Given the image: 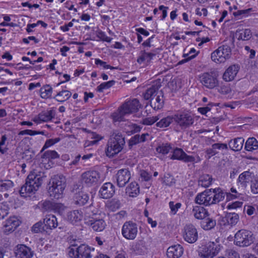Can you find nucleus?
<instances>
[{
  "label": "nucleus",
  "mask_w": 258,
  "mask_h": 258,
  "mask_svg": "<svg viewBox=\"0 0 258 258\" xmlns=\"http://www.w3.org/2000/svg\"><path fill=\"white\" fill-rule=\"evenodd\" d=\"M192 213L196 219H203L206 217L208 212L204 207L196 206L193 207Z\"/></svg>",
  "instance_id": "nucleus-33"
},
{
  "label": "nucleus",
  "mask_w": 258,
  "mask_h": 258,
  "mask_svg": "<svg viewBox=\"0 0 258 258\" xmlns=\"http://www.w3.org/2000/svg\"><path fill=\"white\" fill-rule=\"evenodd\" d=\"M43 159H55L59 158L58 154L54 150H48L45 151L42 156Z\"/></svg>",
  "instance_id": "nucleus-47"
},
{
  "label": "nucleus",
  "mask_w": 258,
  "mask_h": 258,
  "mask_svg": "<svg viewBox=\"0 0 258 258\" xmlns=\"http://www.w3.org/2000/svg\"><path fill=\"white\" fill-rule=\"evenodd\" d=\"M231 89L229 84H221L218 89V92L222 94H228L230 93Z\"/></svg>",
  "instance_id": "nucleus-56"
},
{
  "label": "nucleus",
  "mask_w": 258,
  "mask_h": 258,
  "mask_svg": "<svg viewBox=\"0 0 258 258\" xmlns=\"http://www.w3.org/2000/svg\"><path fill=\"white\" fill-rule=\"evenodd\" d=\"M214 149L217 150H227L228 146L226 144L224 143H215L212 145Z\"/></svg>",
  "instance_id": "nucleus-64"
},
{
  "label": "nucleus",
  "mask_w": 258,
  "mask_h": 258,
  "mask_svg": "<svg viewBox=\"0 0 258 258\" xmlns=\"http://www.w3.org/2000/svg\"><path fill=\"white\" fill-rule=\"evenodd\" d=\"M159 87V85H152L148 88L143 94L144 99L146 100L151 99V100L159 93L158 90Z\"/></svg>",
  "instance_id": "nucleus-31"
},
{
  "label": "nucleus",
  "mask_w": 258,
  "mask_h": 258,
  "mask_svg": "<svg viewBox=\"0 0 258 258\" xmlns=\"http://www.w3.org/2000/svg\"><path fill=\"white\" fill-rule=\"evenodd\" d=\"M126 113H124L121 107L120 106L117 112H114L113 115V119L115 121H121L123 120V116L126 115Z\"/></svg>",
  "instance_id": "nucleus-49"
},
{
  "label": "nucleus",
  "mask_w": 258,
  "mask_h": 258,
  "mask_svg": "<svg viewBox=\"0 0 258 258\" xmlns=\"http://www.w3.org/2000/svg\"><path fill=\"white\" fill-rule=\"evenodd\" d=\"M250 189L253 194H258V176H255L250 182Z\"/></svg>",
  "instance_id": "nucleus-54"
},
{
  "label": "nucleus",
  "mask_w": 258,
  "mask_h": 258,
  "mask_svg": "<svg viewBox=\"0 0 258 258\" xmlns=\"http://www.w3.org/2000/svg\"><path fill=\"white\" fill-rule=\"evenodd\" d=\"M242 205V202L236 201L231 203H229L227 206V208L229 210L235 209L237 208H240Z\"/></svg>",
  "instance_id": "nucleus-63"
},
{
  "label": "nucleus",
  "mask_w": 258,
  "mask_h": 258,
  "mask_svg": "<svg viewBox=\"0 0 258 258\" xmlns=\"http://www.w3.org/2000/svg\"><path fill=\"white\" fill-rule=\"evenodd\" d=\"M115 81L114 80L109 81L107 82L101 83L97 87V90L99 92H102L104 89H107L114 85Z\"/></svg>",
  "instance_id": "nucleus-48"
},
{
  "label": "nucleus",
  "mask_w": 258,
  "mask_h": 258,
  "mask_svg": "<svg viewBox=\"0 0 258 258\" xmlns=\"http://www.w3.org/2000/svg\"><path fill=\"white\" fill-rule=\"evenodd\" d=\"M7 140L6 135H4L2 136L0 140V152L4 154L7 152L8 148L7 147H3V146L5 145L6 142Z\"/></svg>",
  "instance_id": "nucleus-58"
},
{
  "label": "nucleus",
  "mask_w": 258,
  "mask_h": 258,
  "mask_svg": "<svg viewBox=\"0 0 258 258\" xmlns=\"http://www.w3.org/2000/svg\"><path fill=\"white\" fill-rule=\"evenodd\" d=\"M251 37V32L250 29H246L243 30L240 34L238 37V39L242 40H248Z\"/></svg>",
  "instance_id": "nucleus-53"
},
{
  "label": "nucleus",
  "mask_w": 258,
  "mask_h": 258,
  "mask_svg": "<svg viewBox=\"0 0 258 258\" xmlns=\"http://www.w3.org/2000/svg\"><path fill=\"white\" fill-rule=\"evenodd\" d=\"M60 140V139L59 138H56L55 139H48V140H47L42 148V149H41V152H43V151L53 146V145H54L55 144L59 142Z\"/></svg>",
  "instance_id": "nucleus-51"
},
{
  "label": "nucleus",
  "mask_w": 258,
  "mask_h": 258,
  "mask_svg": "<svg viewBox=\"0 0 258 258\" xmlns=\"http://www.w3.org/2000/svg\"><path fill=\"white\" fill-rule=\"evenodd\" d=\"M159 119V118L157 116L147 117L143 120V123L147 125H152L156 122Z\"/></svg>",
  "instance_id": "nucleus-59"
},
{
  "label": "nucleus",
  "mask_w": 258,
  "mask_h": 258,
  "mask_svg": "<svg viewBox=\"0 0 258 258\" xmlns=\"http://www.w3.org/2000/svg\"><path fill=\"white\" fill-rule=\"evenodd\" d=\"M94 248H92L85 244H72L69 248L68 254L71 258H91V252L94 251Z\"/></svg>",
  "instance_id": "nucleus-4"
},
{
  "label": "nucleus",
  "mask_w": 258,
  "mask_h": 258,
  "mask_svg": "<svg viewBox=\"0 0 258 258\" xmlns=\"http://www.w3.org/2000/svg\"><path fill=\"white\" fill-rule=\"evenodd\" d=\"M174 122L180 129L185 130L192 125L194 117L188 112H180L174 114Z\"/></svg>",
  "instance_id": "nucleus-7"
},
{
  "label": "nucleus",
  "mask_w": 258,
  "mask_h": 258,
  "mask_svg": "<svg viewBox=\"0 0 258 258\" xmlns=\"http://www.w3.org/2000/svg\"><path fill=\"white\" fill-rule=\"evenodd\" d=\"M183 236L186 242L189 243H195L198 238L197 229L191 224L186 225L184 227Z\"/></svg>",
  "instance_id": "nucleus-12"
},
{
  "label": "nucleus",
  "mask_w": 258,
  "mask_h": 258,
  "mask_svg": "<svg viewBox=\"0 0 258 258\" xmlns=\"http://www.w3.org/2000/svg\"><path fill=\"white\" fill-rule=\"evenodd\" d=\"M231 54V49L228 45L219 46L211 53L212 60L217 63L224 62L229 59Z\"/></svg>",
  "instance_id": "nucleus-6"
},
{
  "label": "nucleus",
  "mask_w": 258,
  "mask_h": 258,
  "mask_svg": "<svg viewBox=\"0 0 258 258\" xmlns=\"http://www.w3.org/2000/svg\"><path fill=\"white\" fill-rule=\"evenodd\" d=\"M8 207L6 205H0V219H4L8 214Z\"/></svg>",
  "instance_id": "nucleus-62"
},
{
  "label": "nucleus",
  "mask_w": 258,
  "mask_h": 258,
  "mask_svg": "<svg viewBox=\"0 0 258 258\" xmlns=\"http://www.w3.org/2000/svg\"><path fill=\"white\" fill-rule=\"evenodd\" d=\"M199 78L202 84L209 89L214 88L219 84L217 76L212 72L204 73Z\"/></svg>",
  "instance_id": "nucleus-10"
},
{
  "label": "nucleus",
  "mask_w": 258,
  "mask_h": 258,
  "mask_svg": "<svg viewBox=\"0 0 258 258\" xmlns=\"http://www.w3.org/2000/svg\"><path fill=\"white\" fill-rule=\"evenodd\" d=\"M126 192L131 197H136L140 193V187L135 181L132 182L126 188Z\"/></svg>",
  "instance_id": "nucleus-32"
},
{
  "label": "nucleus",
  "mask_w": 258,
  "mask_h": 258,
  "mask_svg": "<svg viewBox=\"0 0 258 258\" xmlns=\"http://www.w3.org/2000/svg\"><path fill=\"white\" fill-rule=\"evenodd\" d=\"M71 96L72 93L70 91L62 90L58 92L53 98L57 101L62 103L68 100Z\"/></svg>",
  "instance_id": "nucleus-36"
},
{
  "label": "nucleus",
  "mask_w": 258,
  "mask_h": 258,
  "mask_svg": "<svg viewBox=\"0 0 258 258\" xmlns=\"http://www.w3.org/2000/svg\"><path fill=\"white\" fill-rule=\"evenodd\" d=\"M244 149L249 152L258 150V141L254 137L248 138L245 143Z\"/></svg>",
  "instance_id": "nucleus-34"
},
{
  "label": "nucleus",
  "mask_w": 258,
  "mask_h": 258,
  "mask_svg": "<svg viewBox=\"0 0 258 258\" xmlns=\"http://www.w3.org/2000/svg\"><path fill=\"white\" fill-rule=\"evenodd\" d=\"M211 195L213 204H216L224 199L225 193L220 188H215L211 191Z\"/></svg>",
  "instance_id": "nucleus-35"
},
{
  "label": "nucleus",
  "mask_w": 258,
  "mask_h": 258,
  "mask_svg": "<svg viewBox=\"0 0 258 258\" xmlns=\"http://www.w3.org/2000/svg\"><path fill=\"white\" fill-rule=\"evenodd\" d=\"M14 253L16 258H32L34 255V251L25 244H19L14 249Z\"/></svg>",
  "instance_id": "nucleus-11"
},
{
  "label": "nucleus",
  "mask_w": 258,
  "mask_h": 258,
  "mask_svg": "<svg viewBox=\"0 0 258 258\" xmlns=\"http://www.w3.org/2000/svg\"><path fill=\"white\" fill-rule=\"evenodd\" d=\"M96 35L97 37L103 41L110 42L112 38L106 36L105 32L100 30H98L96 31Z\"/></svg>",
  "instance_id": "nucleus-55"
},
{
  "label": "nucleus",
  "mask_w": 258,
  "mask_h": 258,
  "mask_svg": "<svg viewBox=\"0 0 258 258\" xmlns=\"http://www.w3.org/2000/svg\"><path fill=\"white\" fill-rule=\"evenodd\" d=\"M100 197L104 199L111 198L115 193V186L110 182L103 184L99 191Z\"/></svg>",
  "instance_id": "nucleus-18"
},
{
  "label": "nucleus",
  "mask_w": 258,
  "mask_h": 258,
  "mask_svg": "<svg viewBox=\"0 0 258 258\" xmlns=\"http://www.w3.org/2000/svg\"><path fill=\"white\" fill-rule=\"evenodd\" d=\"M52 90V88L50 85H44L40 89L41 97L43 99L51 98Z\"/></svg>",
  "instance_id": "nucleus-41"
},
{
  "label": "nucleus",
  "mask_w": 258,
  "mask_h": 258,
  "mask_svg": "<svg viewBox=\"0 0 258 258\" xmlns=\"http://www.w3.org/2000/svg\"><path fill=\"white\" fill-rule=\"evenodd\" d=\"M244 212L248 216H252L256 213V210L253 206L246 205L244 207Z\"/></svg>",
  "instance_id": "nucleus-61"
},
{
  "label": "nucleus",
  "mask_w": 258,
  "mask_h": 258,
  "mask_svg": "<svg viewBox=\"0 0 258 258\" xmlns=\"http://www.w3.org/2000/svg\"><path fill=\"white\" fill-rule=\"evenodd\" d=\"M21 221L16 216L11 217L6 220L4 225L5 232H11L14 231L20 224Z\"/></svg>",
  "instance_id": "nucleus-24"
},
{
  "label": "nucleus",
  "mask_w": 258,
  "mask_h": 258,
  "mask_svg": "<svg viewBox=\"0 0 258 258\" xmlns=\"http://www.w3.org/2000/svg\"><path fill=\"white\" fill-rule=\"evenodd\" d=\"M43 223L46 232L48 230H52L55 228L58 225L56 217L52 215L46 216L43 219Z\"/></svg>",
  "instance_id": "nucleus-28"
},
{
  "label": "nucleus",
  "mask_w": 258,
  "mask_h": 258,
  "mask_svg": "<svg viewBox=\"0 0 258 258\" xmlns=\"http://www.w3.org/2000/svg\"><path fill=\"white\" fill-rule=\"evenodd\" d=\"M183 252V247L179 244H176L168 247L166 254L168 258H179L182 255Z\"/></svg>",
  "instance_id": "nucleus-25"
},
{
  "label": "nucleus",
  "mask_w": 258,
  "mask_h": 258,
  "mask_svg": "<svg viewBox=\"0 0 258 258\" xmlns=\"http://www.w3.org/2000/svg\"><path fill=\"white\" fill-rule=\"evenodd\" d=\"M55 115V111L52 109L49 110L42 111L38 114L34 119L33 121L36 123L41 122H47L54 118Z\"/></svg>",
  "instance_id": "nucleus-21"
},
{
  "label": "nucleus",
  "mask_w": 258,
  "mask_h": 258,
  "mask_svg": "<svg viewBox=\"0 0 258 258\" xmlns=\"http://www.w3.org/2000/svg\"><path fill=\"white\" fill-rule=\"evenodd\" d=\"M32 231L35 233H39L46 231L45 228L44 227V224L43 221H39L35 223L32 227Z\"/></svg>",
  "instance_id": "nucleus-50"
},
{
  "label": "nucleus",
  "mask_w": 258,
  "mask_h": 258,
  "mask_svg": "<svg viewBox=\"0 0 258 258\" xmlns=\"http://www.w3.org/2000/svg\"><path fill=\"white\" fill-rule=\"evenodd\" d=\"M216 220L211 218H206L201 222L202 227L206 230L212 229L216 226Z\"/></svg>",
  "instance_id": "nucleus-42"
},
{
  "label": "nucleus",
  "mask_w": 258,
  "mask_h": 258,
  "mask_svg": "<svg viewBox=\"0 0 258 258\" xmlns=\"http://www.w3.org/2000/svg\"><path fill=\"white\" fill-rule=\"evenodd\" d=\"M172 147L170 144H162L156 148V151L163 155L167 154L171 150Z\"/></svg>",
  "instance_id": "nucleus-45"
},
{
  "label": "nucleus",
  "mask_w": 258,
  "mask_h": 258,
  "mask_svg": "<svg viewBox=\"0 0 258 258\" xmlns=\"http://www.w3.org/2000/svg\"><path fill=\"white\" fill-rule=\"evenodd\" d=\"M41 211L44 212H58L62 209L63 205L60 203H55L50 201H44L40 204Z\"/></svg>",
  "instance_id": "nucleus-19"
},
{
  "label": "nucleus",
  "mask_w": 258,
  "mask_h": 258,
  "mask_svg": "<svg viewBox=\"0 0 258 258\" xmlns=\"http://www.w3.org/2000/svg\"><path fill=\"white\" fill-rule=\"evenodd\" d=\"M170 159L182 161L185 163H194L196 160L194 156L188 155L182 149L179 148H176L174 149Z\"/></svg>",
  "instance_id": "nucleus-14"
},
{
  "label": "nucleus",
  "mask_w": 258,
  "mask_h": 258,
  "mask_svg": "<svg viewBox=\"0 0 258 258\" xmlns=\"http://www.w3.org/2000/svg\"><path fill=\"white\" fill-rule=\"evenodd\" d=\"M14 186V183L10 180H0V192L7 191Z\"/></svg>",
  "instance_id": "nucleus-44"
},
{
  "label": "nucleus",
  "mask_w": 258,
  "mask_h": 258,
  "mask_svg": "<svg viewBox=\"0 0 258 258\" xmlns=\"http://www.w3.org/2000/svg\"><path fill=\"white\" fill-rule=\"evenodd\" d=\"M252 12H253V10L252 8H249L246 10H238L237 12L233 13V15L235 17H238L240 16H243L244 17H247L250 15V13Z\"/></svg>",
  "instance_id": "nucleus-57"
},
{
  "label": "nucleus",
  "mask_w": 258,
  "mask_h": 258,
  "mask_svg": "<svg viewBox=\"0 0 258 258\" xmlns=\"http://www.w3.org/2000/svg\"><path fill=\"white\" fill-rule=\"evenodd\" d=\"M120 106L123 109L124 113H126L127 114L137 112L141 107V104L138 99H134L125 101Z\"/></svg>",
  "instance_id": "nucleus-16"
},
{
  "label": "nucleus",
  "mask_w": 258,
  "mask_h": 258,
  "mask_svg": "<svg viewBox=\"0 0 258 258\" xmlns=\"http://www.w3.org/2000/svg\"><path fill=\"white\" fill-rule=\"evenodd\" d=\"M139 180L141 181H145L147 182L148 185L146 186L147 188H149L151 185L150 181L152 179V176L151 173H149L146 170H141L139 172Z\"/></svg>",
  "instance_id": "nucleus-37"
},
{
  "label": "nucleus",
  "mask_w": 258,
  "mask_h": 258,
  "mask_svg": "<svg viewBox=\"0 0 258 258\" xmlns=\"http://www.w3.org/2000/svg\"><path fill=\"white\" fill-rule=\"evenodd\" d=\"M176 182V180L172 175L169 173L164 174L162 178V183L167 186H171Z\"/></svg>",
  "instance_id": "nucleus-43"
},
{
  "label": "nucleus",
  "mask_w": 258,
  "mask_h": 258,
  "mask_svg": "<svg viewBox=\"0 0 258 258\" xmlns=\"http://www.w3.org/2000/svg\"><path fill=\"white\" fill-rule=\"evenodd\" d=\"M140 143L139 135L137 134L132 137L128 141V146L131 148L134 145Z\"/></svg>",
  "instance_id": "nucleus-60"
},
{
  "label": "nucleus",
  "mask_w": 258,
  "mask_h": 258,
  "mask_svg": "<svg viewBox=\"0 0 258 258\" xmlns=\"http://www.w3.org/2000/svg\"><path fill=\"white\" fill-rule=\"evenodd\" d=\"M43 178L35 172H31L27 176L25 183L19 190L21 197H30L34 195L41 186Z\"/></svg>",
  "instance_id": "nucleus-1"
},
{
  "label": "nucleus",
  "mask_w": 258,
  "mask_h": 258,
  "mask_svg": "<svg viewBox=\"0 0 258 258\" xmlns=\"http://www.w3.org/2000/svg\"><path fill=\"white\" fill-rule=\"evenodd\" d=\"M89 200V196L88 194L82 190L76 191L74 197V203L80 206L85 205L88 203Z\"/></svg>",
  "instance_id": "nucleus-26"
},
{
  "label": "nucleus",
  "mask_w": 258,
  "mask_h": 258,
  "mask_svg": "<svg viewBox=\"0 0 258 258\" xmlns=\"http://www.w3.org/2000/svg\"><path fill=\"white\" fill-rule=\"evenodd\" d=\"M212 176L209 174H203L200 176L198 184L204 187H209L212 183Z\"/></svg>",
  "instance_id": "nucleus-39"
},
{
  "label": "nucleus",
  "mask_w": 258,
  "mask_h": 258,
  "mask_svg": "<svg viewBox=\"0 0 258 258\" xmlns=\"http://www.w3.org/2000/svg\"><path fill=\"white\" fill-rule=\"evenodd\" d=\"M67 217L69 221L73 224H75L82 220L83 217V212L79 210L71 211L67 213Z\"/></svg>",
  "instance_id": "nucleus-30"
},
{
  "label": "nucleus",
  "mask_w": 258,
  "mask_h": 258,
  "mask_svg": "<svg viewBox=\"0 0 258 258\" xmlns=\"http://www.w3.org/2000/svg\"><path fill=\"white\" fill-rule=\"evenodd\" d=\"M115 177L117 185L120 187H123L131 179V172L128 168L121 169L117 171Z\"/></svg>",
  "instance_id": "nucleus-15"
},
{
  "label": "nucleus",
  "mask_w": 258,
  "mask_h": 258,
  "mask_svg": "<svg viewBox=\"0 0 258 258\" xmlns=\"http://www.w3.org/2000/svg\"><path fill=\"white\" fill-rule=\"evenodd\" d=\"M229 225H235L239 220V215L235 213H226Z\"/></svg>",
  "instance_id": "nucleus-46"
},
{
  "label": "nucleus",
  "mask_w": 258,
  "mask_h": 258,
  "mask_svg": "<svg viewBox=\"0 0 258 258\" xmlns=\"http://www.w3.org/2000/svg\"><path fill=\"white\" fill-rule=\"evenodd\" d=\"M49 185L48 193L50 198L57 200L62 198L66 186V180L63 176H54L50 180Z\"/></svg>",
  "instance_id": "nucleus-3"
},
{
  "label": "nucleus",
  "mask_w": 258,
  "mask_h": 258,
  "mask_svg": "<svg viewBox=\"0 0 258 258\" xmlns=\"http://www.w3.org/2000/svg\"><path fill=\"white\" fill-rule=\"evenodd\" d=\"M238 64H233L229 66L223 75V79L226 82H230L233 80L239 70Z\"/></svg>",
  "instance_id": "nucleus-22"
},
{
  "label": "nucleus",
  "mask_w": 258,
  "mask_h": 258,
  "mask_svg": "<svg viewBox=\"0 0 258 258\" xmlns=\"http://www.w3.org/2000/svg\"><path fill=\"white\" fill-rule=\"evenodd\" d=\"M254 237L251 231L241 229L235 233L234 243L237 246L245 247L248 246L252 243Z\"/></svg>",
  "instance_id": "nucleus-5"
},
{
  "label": "nucleus",
  "mask_w": 258,
  "mask_h": 258,
  "mask_svg": "<svg viewBox=\"0 0 258 258\" xmlns=\"http://www.w3.org/2000/svg\"><path fill=\"white\" fill-rule=\"evenodd\" d=\"M121 233L126 239H135L138 233L137 224L131 221L125 222L122 227Z\"/></svg>",
  "instance_id": "nucleus-9"
},
{
  "label": "nucleus",
  "mask_w": 258,
  "mask_h": 258,
  "mask_svg": "<svg viewBox=\"0 0 258 258\" xmlns=\"http://www.w3.org/2000/svg\"><path fill=\"white\" fill-rule=\"evenodd\" d=\"M151 106L156 110H159L164 106L163 93L162 91L150 101Z\"/></svg>",
  "instance_id": "nucleus-27"
},
{
  "label": "nucleus",
  "mask_w": 258,
  "mask_h": 258,
  "mask_svg": "<svg viewBox=\"0 0 258 258\" xmlns=\"http://www.w3.org/2000/svg\"><path fill=\"white\" fill-rule=\"evenodd\" d=\"M124 138L122 134L115 131L111 134L108 141L105 153L107 156L113 157L123 149L125 145Z\"/></svg>",
  "instance_id": "nucleus-2"
},
{
  "label": "nucleus",
  "mask_w": 258,
  "mask_h": 258,
  "mask_svg": "<svg viewBox=\"0 0 258 258\" xmlns=\"http://www.w3.org/2000/svg\"><path fill=\"white\" fill-rule=\"evenodd\" d=\"M212 195L211 190H205V191L199 194L195 198V202L199 205H204L206 206L213 205L212 200Z\"/></svg>",
  "instance_id": "nucleus-17"
},
{
  "label": "nucleus",
  "mask_w": 258,
  "mask_h": 258,
  "mask_svg": "<svg viewBox=\"0 0 258 258\" xmlns=\"http://www.w3.org/2000/svg\"><path fill=\"white\" fill-rule=\"evenodd\" d=\"M173 121H174V115L167 116L157 122L156 125L160 128L166 127L169 126Z\"/></svg>",
  "instance_id": "nucleus-40"
},
{
  "label": "nucleus",
  "mask_w": 258,
  "mask_h": 258,
  "mask_svg": "<svg viewBox=\"0 0 258 258\" xmlns=\"http://www.w3.org/2000/svg\"><path fill=\"white\" fill-rule=\"evenodd\" d=\"M255 176L253 172L250 171L249 170L241 173L237 179V183L241 187L245 188L247 184L251 182Z\"/></svg>",
  "instance_id": "nucleus-20"
},
{
  "label": "nucleus",
  "mask_w": 258,
  "mask_h": 258,
  "mask_svg": "<svg viewBox=\"0 0 258 258\" xmlns=\"http://www.w3.org/2000/svg\"><path fill=\"white\" fill-rule=\"evenodd\" d=\"M88 223L92 229L96 232L102 231L106 226V223L102 218H92L88 221Z\"/></svg>",
  "instance_id": "nucleus-23"
},
{
  "label": "nucleus",
  "mask_w": 258,
  "mask_h": 258,
  "mask_svg": "<svg viewBox=\"0 0 258 258\" xmlns=\"http://www.w3.org/2000/svg\"><path fill=\"white\" fill-rule=\"evenodd\" d=\"M154 56H155V53L141 51L140 56L137 59V62L140 64L145 61L150 62Z\"/></svg>",
  "instance_id": "nucleus-38"
},
{
  "label": "nucleus",
  "mask_w": 258,
  "mask_h": 258,
  "mask_svg": "<svg viewBox=\"0 0 258 258\" xmlns=\"http://www.w3.org/2000/svg\"><path fill=\"white\" fill-rule=\"evenodd\" d=\"M219 249L214 242H209L201 250L200 255L202 258H213L218 254Z\"/></svg>",
  "instance_id": "nucleus-13"
},
{
  "label": "nucleus",
  "mask_w": 258,
  "mask_h": 258,
  "mask_svg": "<svg viewBox=\"0 0 258 258\" xmlns=\"http://www.w3.org/2000/svg\"><path fill=\"white\" fill-rule=\"evenodd\" d=\"M169 206L171 214L175 215L177 213L178 209L181 208V204L180 203H175L173 201H170L169 203Z\"/></svg>",
  "instance_id": "nucleus-52"
},
{
  "label": "nucleus",
  "mask_w": 258,
  "mask_h": 258,
  "mask_svg": "<svg viewBox=\"0 0 258 258\" xmlns=\"http://www.w3.org/2000/svg\"><path fill=\"white\" fill-rule=\"evenodd\" d=\"M244 142V139L242 137H237L231 140L228 145L232 150L235 152L240 151L243 146Z\"/></svg>",
  "instance_id": "nucleus-29"
},
{
  "label": "nucleus",
  "mask_w": 258,
  "mask_h": 258,
  "mask_svg": "<svg viewBox=\"0 0 258 258\" xmlns=\"http://www.w3.org/2000/svg\"><path fill=\"white\" fill-rule=\"evenodd\" d=\"M82 180L87 186L96 185L101 182L100 174L95 170L86 171L82 174Z\"/></svg>",
  "instance_id": "nucleus-8"
}]
</instances>
